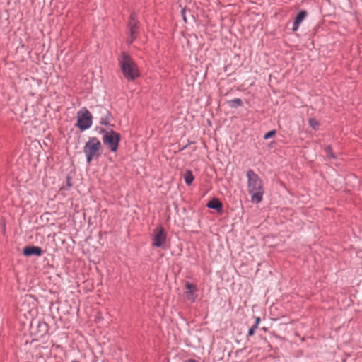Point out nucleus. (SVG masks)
Instances as JSON below:
<instances>
[{
    "label": "nucleus",
    "instance_id": "nucleus-1",
    "mask_svg": "<svg viewBox=\"0 0 362 362\" xmlns=\"http://www.w3.org/2000/svg\"><path fill=\"white\" fill-rule=\"evenodd\" d=\"M247 191L250 194L251 201L254 203H260L262 201L264 189L262 180L252 170L247 171Z\"/></svg>",
    "mask_w": 362,
    "mask_h": 362
},
{
    "label": "nucleus",
    "instance_id": "nucleus-2",
    "mask_svg": "<svg viewBox=\"0 0 362 362\" xmlns=\"http://www.w3.org/2000/svg\"><path fill=\"white\" fill-rule=\"evenodd\" d=\"M119 63L122 74L127 80L133 81L139 76L136 64L127 53L122 52Z\"/></svg>",
    "mask_w": 362,
    "mask_h": 362
},
{
    "label": "nucleus",
    "instance_id": "nucleus-3",
    "mask_svg": "<svg viewBox=\"0 0 362 362\" xmlns=\"http://www.w3.org/2000/svg\"><path fill=\"white\" fill-rule=\"evenodd\" d=\"M101 149L102 144L98 139L95 136L90 137L83 146V153L87 163H90L92 160L98 158L100 156Z\"/></svg>",
    "mask_w": 362,
    "mask_h": 362
},
{
    "label": "nucleus",
    "instance_id": "nucleus-4",
    "mask_svg": "<svg viewBox=\"0 0 362 362\" xmlns=\"http://www.w3.org/2000/svg\"><path fill=\"white\" fill-rule=\"evenodd\" d=\"M100 133L103 134V144L107 146L111 151L116 152L121 139L120 134L112 129H103L100 130Z\"/></svg>",
    "mask_w": 362,
    "mask_h": 362
},
{
    "label": "nucleus",
    "instance_id": "nucleus-5",
    "mask_svg": "<svg viewBox=\"0 0 362 362\" xmlns=\"http://www.w3.org/2000/svg\"><path fill=\"white\" fill-rule=\"evenodd\" d=\"M92 115L87 108L83 107L77 112V127L81 131L89 129L92 125Z\"/></svg>",
    "mask_w": 362,
    "mask_h": 362
},
{
    "label": "nucleus",
    "instance_id": "nucleus-6",
    "mask_svg": "<svg viewBox=\"0 0 362 362\" xmlns=\"http://www.w3.org/2000/svg\"><path fill=\"white\" fill-rule=\"evenodd\" d=\"M166 240V234L163 228H156L154 230L153 245L156 247H162Z\"/></svg>",
    "mask_w": 362,
    "mask_h": 362
},
{
    "label": "nucleus",
    "instance_id": "nucleus-7",
    "mask_svg": "<svg viewBox=\"0 0 362 362\" xmlns=\"http://www.w3.org/2000/svg\"><path fill=\"white\" fill-rule=\"evenodd\" d=\"M97 110L100 115L99 123L104 126H110L111 113L103 106H98Z\"/></svg>",
    "mask_w": 362,
    "mask_h": 362
},
{
    "label": "nucleus",
    "instance_id": "nucleus-8",
    "mask_svg": "<svg viewBox=\"0 0 362 362\" xmlns=\"http://www.w3.org/2000/svg\"><path fill=\"white\" fill-rule=\"evenodd\" d=\"M138 21L135 13H132L128 23L129 35L137 36Z\"/></svg>",
    "mask_w": 362,
    "mask_h": 362
},
{
    "label": "nucleus",
    "instance_id": "nucleus-9",
    "mask_svg": "<svg viewBox=\"0 0 362 362\" xmlns=\"http://www.w3.org/2000/svg\"><path fill=\"white\" fill-rule=\"evenodd\" d=\"M23 254L25 256L35 255L39 257L42 255V250L38 246H27L23 248Z\"/></svg>",
    "mask_w": 362,
    "mask_h": 362
},
{
    "label": "nucleus",
    "instance_id": "nucleus-10",
    "mask_svg": "<svg viewBox=\"0 0 362 362\" xmlns=\"http://www.w3.org/2000/svg\"><path fill=\"white\" fill-rule=\"evenodd\" d=\"M307 11L305 10H301L299 11L296 16V17L294 19L293 23V28L292 30L293 32L298 30L300 24L304 21V19L307 16Z\"/></svg>",
    "mask_w": 362,
    "mask_h": 362
},
{
    "label": "nucleus",
    "instance_id": "nucleus-11",
    "mask_svg": "<svg viewBox=\"0 0 362 362\" xmlns=\"http://www.w3.org/2000/svg\"><path fill=\"white\" fill-rule=\"evenodd\" d=\"M185 288L187 290V291L185 293L186 298L189 300L194 302L196 300V295L194 293L197 290L196 286L189 282H187L185 284Z\"/></svg>",
    "mask_w": 362,
    "mask_h": 362
},
{
    "label": "nucleus",
    "instance_id": "nucleus-12",
    "mask_svg": "<svg viewBox=\"0 0 362 362\" xmlns=\"http://www.w3.org/2000/svg\"><path fill=\"white\" fill-rule=\"evenodd\" d=\"M206 206L209 209L220 211L222 207V204L218 199L214 198L207 203Z\"/></svg>",
    "mask_w": 362,
    "mask_h": 362
},
{
    "label": "nucleus",
    "instance_id": "nucleus-13",
    "mask_svg": "<svg viewBox=\"0 0 362 362\" xmlns=\"http://www.w3.org/2000/svg\"><path fill=\"white\" fill-rule=\"evenodd\" d=\"M183 177H184L185 184L188 186L191 185L194 180V177L191 170H187L185 173Z\"/></svg>",
    "mask_w": 362,
    "mask_h": 362
},
{
    "label": "nucleus",
    "instance_id": "nucleus-14",
    "mask_svg": "<svg viewBox=\"0 0 362 362\" xmlns=\"http://www.w3.org/2000/svg\"><path fill=\"white\" fill-rule=\"evenodd\" d=\"M230 106L233 108H237L243 105V101L240 98H235L228 102Z\"/></svg>",
    "mask_w": 362,
    "mask_h": 362
},
{
    "label": "nucleus",
    "instance_id": "nucleus-15",
    "mask_svg": "<svg viewBox=\"0 0 362 362\" xmlns=\"http://www.w3.org/2000/svg\"><path fill=\"white\" fill-rule=\"evenodd\" d=\"M308 123L313 129H317L319 126L318 122L314 118H309Z\"/></svg>",
    "mask_w": 362,
    "mask_h": 362
},
{
    "label": "nucleus",
    "instance_id": "nucleus-16",
    "mask_svg": "<svg viewBox=\"0 0 362 362\" xmlns=\"http://www.w3.org/2000/svg\"><path fill=\"white\" fill-rule=\"evenodd\" d=\"M325 151H326L328 156H329V157H331L332 158H335V156H334V153L332 152V149L330 146H327L325 148Z\"/></svg>",
    "mask_w": 362,
    "mask_h": 362
},
{
    "label": "nucleus",
    "instance_id": "nucleus-17",
    "mask_svg": "<svg viewBox=\"0 0 362 362\" xmlns=\"http://www.w3.org/2000/svg\"><path fill=\"white\" fill-rule=\"evenodd\" d=\"M276 134V131L275 130H272V131H269L267 133H266L264 136V139H268L272 136H274Z\"/></svg>",
    "mask_w": 362,
    "mask_h": 362
},
{
    "label": "nucleus",
    "instance_id": "nucleus-18",
    "mask_svg": "<svg viewBox=\"0 0 362 362\" xmlns=\"http://www.w3.org/2000/svg\"><path fill=\"white\" fill-rule=\"evenodd\" d=\"M257 329V325H254L251 327L248 330V336H252Z\"/></svg>",
    "mask_w": 362,
    "mask_h": 362
},
{
    "label": "nucleus",
    "instance_id": "nucleus-19",
    "mask_svg": "<svg viewBox=\"0 0 362 362\" xmlns=\"http://www.w3.org/2000/svg\"><path fill=\"white\" fill-rule=\"evenodd\" d=\"M136 37H137L136 35H129V36H128V37H127V42L128 44H131V43H132V42L135 40V39L136 38Z\"/></svg>",
    "mask_w": 362,
    "mask_h": 362
},
{
    "label": "nucleus",
    "instance_id": "nucleus-20",
    "mask_svg": "<svg viewBox=\"0 0 362 362\" xmlns=\"http://www.w3.org/2000/svg\"><path fill=\"white\" fill-rule=\"evenodd\" d=\"M260 322V318L259 317H257L255 318V325H257V328L258 327V325Z\"/></svg>",
    "mask_w": 362,
    "mask_h": 362
},
{
    "label": "nucleus",
    "instance_id": "nucleus-21",
    "mask_svg": "<svg viewBox=\"0 0 362 362\" xmlns=\"http://www.w3.org/2000/svg\"><path fill=\"white\" fill-rule=\"evenodd\" d=\"M40 327H42L44 328V332L47 331V325L45 323L40 324Z\"/></svg>",
    "mask_w": 362,
    "mask_h": 362
},
{
    "label": "nucleus",
    "instance_id": "nucleus-22",
    "mask_svg": "<svg viewBox=\"0 0 362 362\" xmlns=\"http://www.w3.org/2000/svg\"><path fill=\"white\" fill-rule=\"evenodd\" d=\"M186 362H197V361L194 359H189V360L187 361Z\"/></svg>",
    "mask_w": 362,
    "mask_h": 362
},
{
    "label": "nucleus",
    "instance_id": "nucleus-23",
    "mask_svg": "<svg viewBox=\"0 0 362 362\" xmlns=\"http://www.w3.org/2000/svg\"><path fill=\"white\" fill-rule=\"evenodd\" d=\"M71 362H78V361L76 360H72Z\"/></svg>",
    "mask_w": 362,
    "mask_h": 362
}]
</instances>
